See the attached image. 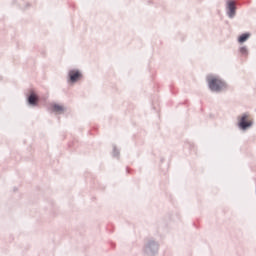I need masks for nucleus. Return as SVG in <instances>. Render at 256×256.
Returning <instances> with one entry per match:
<instances>
[{
	"label": "nucleus",
	"mask_w": 256,
	"mask_h": 256,
	"mask_svg": "<svg viewBox=\"0 0 256 256\" xmlns=\"http://www.w3.org/2000/svg\"><path fill=\"white\" fill-rule=\"evenodd\" d=\"M51 110L54 113H63V111H65V108H63V106H61L59 104H52L51 105Z\"/></svg>",
	"instance_id": "nucleus-5"
},
{
	"label": "nucleus",
	"mask_w": 256,
	"mask_h": 256,
	"mask_svg": "<svg viewBox=\"0 0 256 256\" xmlns=\"http://www.w3.org/2000/svg\"><path fill=\"white\" fill-rule=\"evenodd\" d=\"M207 81L211 91L219 92L227 89V84L217 76H208Z\"/></svg>",
	"instance_id": "nucleus-1"
},
{
	"label": "nucleus",
	"mask_w": 256,
	"mask_h": 256,
	"mask_svg": "<svg viewBox=\"0 0 256 256\" xmlns=\"http://www.w3.org/2000/svg\"><path fill=\"white\" fill-rule=\"evenodd\" d=\"M37 101H39V98H37V95L35 94H31L28 98V103H30V105H37Z\"/></svg>",
	"instance_id": "nucleus-6"
},
{
	"label": "nucleus",
	"mask_w": 256,
	"mask_h": 256,
	"mask_svg": "<svg viewBox=\"0 0 256 256\" xmlns=\"http://www.w3.org/2000/svg\"><path fill=\"white\" fill-rule=\"evenodd\" d=\"M253 125V120L251 119V116L248 114H243L239 121V127L240 129H248V127H251Z\"/></svg>",
	"instance_id": "nucleus-2"
},
{
	"label": "nucleus",
	"mask_w": 256,
	"mask_h": 256,
	"mask_svg": "<svg viewBox=\"0 0 256 256\" xmlns=\"http://www.w3.org/2000/svg\"><path fill=\"white\" fill-rule=\"evenodd\" d=\"M69 77L71 83H77V81H80V79L83 77V74H81L79 70H71L69 72Z\"/></svg>",
	"instance_id": "nucleus-3"
},
{
	"label": "nucleus",
	"mask_w": 256,
	"mask_h": 256,
	"mask_svg": "<svg viewBox=\"0 0 256 256\" xmlns=\"http://www.w3.org/2000/svg\"><path fill=\"white\" fill-rule=\"evenodd\" d=\"M248 39H249V34H242L239 37L238 41H239V43H245V41H247Z\"/></svg>",
	"instance_id": "nucleus-7"
},
{
	"label": "nucleus",
	"mask_w": 256,
	"mask_h": 256,
	"mask_svg": "<svg viewBox=\"0 0 256 256\" xmlns=\"http://www.w3.org/2000/svg\"><path fill=\"white\" fill-rule=\"evenodd\" d=\"M240 53H241L242 55H247V48H246V47H241V48H240Z\"/></svg>",
	"instance_id": "nucleus-8"
},
{
	"label": "nucleus",
	"mask_w": 256,
	"mask_h": 256,
	"mask_svg": "<svg viewBox=\"0 0 256 256\" xmlns=\"http://www.w3.org/2000/svg\"><path fill=\"white\" fill-rule=\"evenodd\" d=\"M227 5L229 9V12H228L229 17H235V9H236L235 1L228 0Z\"/></svg>",
	"instance_id": "nucleus-4"
}]
</instances>
